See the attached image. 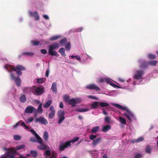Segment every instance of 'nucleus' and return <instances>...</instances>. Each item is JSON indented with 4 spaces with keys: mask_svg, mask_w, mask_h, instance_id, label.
<instances>
[{
    "mask_svg": "<svg viewBox=\"0 0 158 158\" xmlns=\"http://www.w3.org/2000/svg\"><path fill=\"white\" fill-rule=\"evenodd\" d=\"M4 67L10 73L11 79L15 81L17 85L19 87L21 81L19 76L22 75V72L16 70V68L15 66L6 64L4 65Z\"/></svg>",
    "mask_w": 158,
    "mask_h": 158,
    "instance_id": "obj_1",
    "label": "nucleus"
},
{
    "mask_svg": "<svg viewBox=\"0 0 158 158\" xmlns=\"http://www.w3.org/2000/svg\"><path fill=\"white\" fill-rule=\"evenodd\" d=\"M112 105L120 110H125L126 112L124 113L123 115L126 116L129 120L131 121V118L134 117L133 114L126 107H124L118 104H114Z\"/></svg>",
    "mask_w": 158,
    "mask_h": 158,
    "instance_id": "obj_2",
    "label": "nucleus"
},
{
    "mask_svg": "<svg viewBox=\"0 0 158 158\" xmlns=\"http://www.w3.org/2000/svg\"><path fill=\"white\" fill-rule=\"evenodd\" d=\"M44 90V88L42 86L38 87L32 90V93L35 95L40 96L43 94Z\"/></svg>",
    "mask_w": 158,
    "mask_h": 158,
    "instance_id": "obj_3",
    "label": "nucleus"
},
{
    "mask_svg": "<svg viewBox=\"0 0 158 158\" xmlns=\"http://www.w3.org/2000/svg\"><path fill=\"white\" fill-rule=\"evenodd\" d=\"M144 73V71L142 70H137L134 74L133 78L136 80H140L142 78Z\"/></svg>",
    "mask_w": 158,
    "mask_h": 158,
    "instance_id": "obj_4",
    "label": "nucleus"
},
{
    "mask_svg": "<svg viewBox=\"0 0 158 158\" xmlns=\"http://www.w3.org/2000/svg\"><path fill=\"white\" fill-rule=\"evenodd\" d=\"M85 88L86 89L89 90H94L96 91L100 90V88L94 84L88 85L85 86Z\"/></svg>",
    "mask_w": 158,
    "mask_h": 158,
    "instance_id": "obj_5",
    "label": "nucleus"
},
{
    "mask_svg": "<svg viewBox=\"0 0 158 158\" xmlns=\"http://www.w3.org/2000/svg\"><path fill=\"white\" fill-rule=\"evenodd\" d=\"M71 141H67L64 144H60L59 147V149L60 151H62L64 150V149L70 146Z\"/></svg>",
    "mask_w": 158,
    "mask_h": 158,
    "instance_id": "obj_6",
    "label": "nucleus"
},
{
    "mask_svg": "<svg viewBox=\"0 0 158 158\" xmlns=\"http://www.w3.org/2000/svg\"><path fill=\"white\" fill-rule=\"evenodd\" d=\"M36 112L35 108L31 106H27L25 110V112L26 113H32L33 112Z\"/></svg>",
    "mask_w": 158,
    "mask_h": 158,
    "instance_id": "obj_7",
    "label": "nucleus"
},
{
    "mask_svg": "<svg viewBox=\"0 0 158 158\" xmlns=\"http://www.w3.org/2000/svg\"><path fill=\"white\" fill-rule=\"evenodd\" d=\"M35 121L36 123L39 122L41 124L45 125L47 124L48 123L47 120L45 118L42 117L36 118Z\"/></svg>",
    "mask_w": 158,
    "mask_h": 158,
    "instance_id": "obj_8",
    "label": "nucleus"
},
{
    "mask_svg": "<svg viewBox=\"0 0 158 158\" xmlns=\"http://www.w3.org/2000/svg\"><path fill=\"white\" fill-rule=\"evenodd\" d=\"M30 131L35 135L36 138L38 140V143L40 144H42L43 140L37 134L36 132L33 129H30Z\"/></svg>",
    "mask_w": 158,
    "mask_h": 158,
    "instance_id": "obj_9",
    "label": "nucleus"
},
{
    "mask_svg": "<svg viewBox=\"0 0 158 158\" xmlns=\"http://www.w3.org/2000/svg\"><path fill=\"white\" fill-rule=\"evenodd\" d=\"M49 110L51 112L49 114L48 118L50 119H51L54 117L55 114V111L54 109V106H50Z\"/></svg>",
    "mask_w": 158,
    "mask_h": 158,
    "instance_id": "obj_10",
    "label": "nucleus"
},
{
    "mask_svg": "<svg viewBox=\"0 0 158 158\" xmlns=\"http://www.w3.org/2000/svg\"><path fill=\"white\" fill-rule=\"evenodd\" d=\"M29 14L32 17H34L35 21H38L40 19V16L36 11L34 12H32L30 11L29 12Z\"/></svg>",
    "mask_w": 158,
    "mask_h": 158,
    "instance_id": "obj_11",
    "label": "nucleus"
},
{
    "mask_svg": "<svg viewBox=\"0 0 158 158\" xmlns=\"http://www.w3.org/2000/svg\"><path fill=\"white\" fill-rule=\"evenodd\" d=\"M15 152L10 150L8 152L6 153L8 157L10 158H15Z\"/></svg>",
    "mask_w": 158,
    "mask_h": 158,
    "instance_id": "obj_12",
    "label": "nucleus"
},
{
    "mask_svg": "<svg viewBox=\"0 0 158 158\" xmlns=\"http://www.w3.org/2000/svg\"><path fill=\"white\" fill-rule=\"evenodd\" d=\"M59 47V44L56 42H55L49 46V49L54 50L58 48Z\"/></svg>",
    "mask_w": 158,
    "mask_h": 158,
    "instance_id": "obj_13",
    "label": "nucleus"
},
{
    "mask_svg": "<svg viewBox=\"0 0 158 158\" xmlns=\"http://www.w3.org/2000/svg\"><path fill=\"white\" fill-rule=\"evenodd\" d=\"M148 61H143L141 62L140 67L142 69H145L148 67Z\"/></svg>",
    "mask_w": 158,
    "mask_h": 158,
    "instance_id": "obj_14",
    "label": "nucleus"
},
{
    "mask_svg": "<svg viewBox=\"0 0 158 158\" xmlns=\"http://www.w3.org/2000/svg\"><path fill=\"white\" fill-rule=\"evenodd\" d=\"M102 139L101 137H99L95 139L94 140L92 143V145L94 146H96L100 142Z\"/></svg>",
    "mask_w": 158,
    "mask_h": 158,
    "instance_id": "obj_15",
    "label": "nucleus"
},
{
    "mask_svg": "<svg viewBox=\"0 0 158 158\" xmlns=\"http://www.w3.org/2000/svg\"><path fill=\"white\" fill-rule=\"evenodd\" d=\"M51 89L53 92L56 93L57 92V83L56 82H53L52 85Z\"/></svg>",
    "mask_w": 158,
    "mask_h": 158,
    "instance_id": "obj_16",
    "label": "nucleus"
},
{
    "mask_svg": "<svg viewBox=\"0 0 158 158\" xmlns=\"http://www.w3.org/2000/svg\"><path fill=\"white\" fill-rule=\"evenodd\" d=\"M99 105V102L96 101L94 102L91 105V107L92 109H97Z\"/></svg>",
    "mask_w": 158,
    "mask_h": 158,
    "instance_id": "obj_17",
    "label": "nucleus"
},
{
    "mask_svg": "<svg viewBox=\"0 0 158 158\" xmlns=\"http://www.w3.org/2000/svg\"><path fill=\"white\" fill-rule=\"evenodd\" d=\"M66 113V112L63 110H60L58 111L57 114L58 117H64V115Z\"/></svg>",
    "mask_w": 158,
    "mask_h": 158,
    "instance_id": "obj_18",
    "label": "nucleus"
},
{
    "mask_svg": "<svg viewBox=\"0 0 158 158\" xmlns=\"http://www.w3.org/2000/svg\"><path fill=\"white\" fill-rule=\"evenodd\" d=\"M68 103L69 104L71 105L72 107H74L76 105L75 101L74 98L70 99V100L68 101Z\"/></svg>",
    "mask_w": 158,
    "mask_h": 158,
    "instance_id": "obj_19",
    "label": "nucleus"
},
{
    "mask_svg": "<svg viewBox=\"0 0 158 158\" xmlns=\"http://www.w3.org/2000/svg\"><path fill=\"white\" fill-rule=\"evenodd\" d=\"M16 70L21 72V71H24L26 70V68L23 66L20 65H17L15 67Z\"/></svg>",
    "mask_w": 158,
    "mask_h": 158,
    "instance_id": "obj_20",
    "label": "nucleus"
},
{
    "mask_svg": "<svg viewBox=\"0 0 158 158\" xmlns=\"http://www.w3.org/2000/svg\"><path fill=\"white\" fill-rule=\"evenodd\" d=\"M34 55V54L32 52H23L21 55L19 56V58H20L22 56H32Z\"/></svg>",
    "mask_w": 158,
    "mask_h": 158,
    "instance_id": "obj_21",
    "label": "nucleus"
},
{
    "mask_svg": "<svg viewBox=\"0 0 158 158\" xmlns=\"http://www.w3.org/2000/svg\"><path fill=\"white\" fill-rule=\"evenodd\" d=\"M111 128L110 125H108L103 127L102 131L104 132H106Z\"/></svg>",
    "mask_w": 158,
    "mask_h": 158,
    "instance_id": "obj_22",
    "label": "nucleus"
},
{
    "mask_svg": "<svg viewBox=\"0 0 158 158\" xmlns=\"http://www.w3.org/2000/svg\"><path fill=\"white\" fill-rule=\"evenodd\" d=\"M158 61L157 60H151L148 61V64L149 65L155 66H156L158 63Z\"/></svg>",
    "mask_w": 158,
    "mask_h": 158,
    "instance_id": "obj_23",
    "label": "nucleus"
},
{
    "mask_svg": "<svg viewBox=\"0 0 158 158\" xmlns=\"http://www.w3.org/2000/svg\"><path fill=\"white\" fill-rule=\"evenodd\" d=\"M52 102V100H49L43 105L44 107V108H47L49 107L51 104Z\"/></svg>",
    "mask_w": 158,
    "mask_h": 158,
    "instance_id": "obj_24",
    "label": "nucleus"
},
{
    "mask_svg": "<svg viewBox=\"0 0 158 158\" xmlns=\"http://www.w3.org/2000/svg\"><path fill=\"white\" fill-rule=\"evenodd\" d=\"M48 53L51 56H59V55L57 54V52L55 51H53V50L49 49Z\"/></svg>",
    "mask_w": 158,
    "mask_h": 158,
    "instance_id": "obj_25",
    "label": "nucleus"
},
{
    "mask_svg": "<svg viewBox=\"0 0 158 158\" xmlns=\"http://www.w3.org/2000/svg\"><path fill=\"white\" fill-rule=\"evenodd\" d=\"M19 100L20 101L23 103H24L26 102L27 98H26V96L24 95H23L21 96L19 98Z\"/></svg>",
    "mask_w": 158,
    "mask_h": 158,
    "instance_id": "obj_26",
    "label": "nucleus"
},
{
    "mask_svg": "<svg viewBox=\"0 0 158 158\" xmlns=\"http://www.w3.org/2000/svg\"><path fill=\"white\" fill-rule=\"evenodd\" d=\"M30 153L31 154L32 157H36L38 155L37 152L35 150H31Z\"/></svg>",
    "mask_w": 158,
    "mask_h": 158,
    "instance_id": "obj_27",
    "label": "nucleus"
},
{
    "mask_svg": "<svg viewBox=\"0 0 158 158\" xmlns=\"http://www.w3.org/2000/svg\"><path fill=\"white\" fill-rule=\"evenodd\" d=\"M48 134L46 131L44 132L43 134V139L45 141L48 140Z\"/></svg>",
    "mask_w": 158,
    "mask_h": 158,
    "instance_id": "obj_28",
    "label": "nucleus"
},
{
    "mask_svg": "<svg viewBox=\"0 0 158 158\" xmlns=\"http://www.w3.org/2000/svg\"><path fill=\"white\" fill-rule=\"evenodd\" d=\"M99 105L102 107L109 106V107H110L111 106L108 103L106 102H99Z\"/></svg>",
    "mask_w": 158,
    "mask_h": 158,
    "instance_id": "obj_29",
    "label": "nucleus"
},
{
    "mask_svg": "<svg viewBox=\"0 0 158 158\" xmlns=\"http://www.w3.org/2000/svg\"><path fill=\"white\" fill-rule=\"evenodd\" d=\"M59 52L63 56H66V54L65 53V49L63 48H60L59 51Z\"/></svg>",
    "mask_w": 158,
    "mask_h": 158,
    "instance_id": "obj_30",
    "label": "nucleus"
},
{
    "mask_svg": "<svg viewBox=\"0 0 158 158\" xmlns=\"http://www.w3.org/2000/svg\"><path fill=\"white\" fill-rule=\"evenodd\" d=\"M76 110L80 112H85L88 111L89 109L88 108L79 109H75Z\"/></svg>",
    "mask_w": 158,
    "mask_h": 158,
    "instance_id": "obj_31",
    "label": "nucleus"
},
{
    "mask_svg": "<svg viewBox=\"0 0 158 158\" xmlns=\"http://www.w3.org/2000/svg\"><path fill=\"white\" fill-rule=\"evenodd\" d=\"M99 127L98 126L93 127L91 130L92 133H94L97 132L99 129Z\"/></svg>",
    "mask_w": 158,
    "mask_h": 158,
    "instance_id": "obj_32",
    "label": "nucleus"
},
{
    "mask_svg": "<svg viewBox=\"0 0 158 158\" xmlns=\"http://www.w3.org/2000/svg\"><path fill=\"white\" fill-rule=\"evenodd\" d=\"M42 104L41 103L37 109V111L39 114H41L43 112V110L42 108Z\"/></svg>",
    "mask_w": 158,
    "mask_h": 158,
    "instance_id": "obj_33",
    "label": "nucleus"
},
{
    "mask_svg": "<svg viewBox=\"0 0 158 158\" xmlns=\"http://www.w3.org/2000/svg\"><path fill=\"white\" fill-rule=\"evenodd\" d=\"M67 42V39L66 38H63L60 41V43L61 46H64Z\"/></svg>",
    "mask_w": 158,
    "mask_h": 158,
    "instance_id": "obj_34",
    "label": "nucleus"
},
{
    "mask_svg": "<svg viewBox=\"0 0 158 158\" xmlns=\"http://www.w3.org/2000/svg\"><path fill=\"white\" fill-rule=\"evenodd\" d=\"M63 99L65 101L68 102V101L70 99L69 96L67 94H65L64 96Z\"/></svg>",
    "mask_w": 158,
    "mask_h": 158,
    "instance_id": "obj_35",
    "label": "nucleus"
},
{
    "mask_svg": "<svg viewBox=\"0 0 158 158\" xmlns=\"http://www.w3.org/2000/svg\"><path fill=\"white\" fill-rule=\"evenodd\" d=\"M31 88L29 87H24L23 89V92L25 93H28L31 91Z\"/></svg>",
    "mask_w": 158,
    "mask_h": 158,
    "instance_id": "obj_36",
    "label": "nucleus"
},
{
    "mask_svg": "<svg viewBox=\"0 0 158 158\" xmlns=\"http://www.w3.org/2000/svg\"><path fill=\"white\" fill-rule=\"evenodd\" d=\"M119 121L120 123L123 124H125L126 123V120L122 117L119 118Z\"/></svg>",
    "mask_w": 158,
    "mask_h": 158,
    "instance_id": "obj_37",
    "label": "nucleus"
},
{
    "mask_svg": "<svg viewBox=\"0 0 158 158\" xmlns=\"http://www.w3.org/2000/svg\"><path fill=\"white\" fill-rule=\"evenodd\" d=\"M40 42L39 41H32L31 42V44L33 46H37L40 44Z\"/></svg>",
    "mask_w": 158,
    "mask_h": 158,
    "instance_id": "obj_38",
    "label": "nucleus"
},
{
    "mask_svg": "<svg viewBox=\"0 0 158 158\" xmlns=\"http://www.w3.org/2000/svg\"><path fill=\"white\" fill-rule=\"evenodd\" d=\"M152 148L150 146H147L146 148V152L148 153H150L151 152Z\"/></svg>",
    "mask_w": 158,
    "mask_h": 158,
    "instance_id": "obj_39",
    "label": "nucleus"
},
{
    "mask_svg": "<svg viewBox=\"0 0 158 158\" xmlns=\"http://www.w3.org/2000/svg\"><path fill=\"white\" fill-rule=\"evenodd\" d=\"M148 57L149 59H154L156 58V55L151 53L148 54Z\"/></svg>",
    "mask_w": 158,
    "mask_h": 158,
    "instance_id": "obj_40",
    "label": "nucleus"
},
{
    "mask_svg": "<svg viewBox=\"0 0 158 158\" xmlns=\"http://www.w3.org/2000/svg\"><path fill=\"white\" fill-rule=\"evenodd\" d=\"M41 144V145L39 147V149L42 150H45L47 149V147L46 145L43 144V143L42 144Z\"/></svg>",
    "mask_w": 158,
    "mask_h": 158,
    "instance_id": "obj_41",
    "label": "nucleus"
},
{
    "mask_svg": "<svg viewBox=\"0 0 158 158\" xmlns=\"http://www.w3.org/2000/svg\"><path fill=\"white\" fill-rule=\"evenodd\" d=\"M59 118V120L58 122V123L59 124H61L63 121L65 119V117H58Z\"/></svg>",
    "mask_w": 158,
    "mask_h": 158,
    "instance_id": "obj_42",
    "label": "nucleus"
},
{
    "mask_svg": "<svg viewBox=\"0 0 158 158\" xmlns=\"http://www.w3.org/2000/svg\"><path fill=\"white\" fill-rule=\"evenodd\" d=\"M60 37V36L59 35L54 36L51 37L50 38V40H55L59 38Z\"/></svg>",
    "mask_w": 158,
    "mask_h": 158,
    "instance_id": "obj_43",
    "label": "nucleus"
},
{
    "mask_svg": "<svg viewBox=\"0 0 158 158\" xmlns=\"http://www.w3.org/2000/svg\"><path fill=\"white\" fill-rule=\"evenodd\" d=\"M14 139L16 140H19L21 139V137L19 135H14Z\"/></svg>",
    "mask_w": 158,
    "mask_h": 158,
    "instance_id": "obj_44",
    "label": "nucleus"
},
{
    "mask_svg": "<svg viewBox=\"0 0 158 158\" xmlns=\"http://www.w3.org/2000/svg\"><path fill=\"white\" fill-rule=\"evenodd\" d=\"M70 48H71L70 43L69 42L67 43V44L65 46L66 49L68 51L70 49Z\"/></svg>",
    "mask_w": 158,
    "mask_h": 158,
    "instance_id": "obj_45",
    "label": "nucleus"
},
{
    "mask_svg": "<svg viewBox=\"0 0 158 158\" xmlns=\"http://www.w3.org/2000/svg\"><path fill=\"white\" fill-rule=\"evenodd\" d=\"M37 82L38 83L41 84L44 82V78H37Z\"/></svg>",
    "mask_w": 158,
    "mask_h": 158,
    "instance_id": "obj_46",
    "label": "nucleus"
},
{
    "mask_svg": "<svg viewBox=\"0 0 158 158\" xmlns=\"http://www.w3.org/2000/svg\"><path fill=\"white\" fill-rule=\"evenodd\" d=\"M25 147V146L24 145L22 144L21 145L17 146L16 148V149L17 150H19L24 148Z\"/></svg>",
    "mask_w": 158,
    "mask_h": 158,
    "instance_id": "obj_47",
    "label": "nucleus"
},
{
    "mask_svg": "<svg viewBox=\"0 0 158 158\" xmlns=\"http://www.w3.org/2000/svg\"><path fill=\"white\" fill-rule=\"evenodd\" d=\"M110 118L109 116L106 117L105 118V121L107 123H110Z\"/></svg>",
    "mask_w": 158,
    "mask_h": 158,
    "instance_id": "obj_48",
    "label": "nucleus"
},
{
    "mask_svg": "<svg viewBox=\"0 0 158 158\" xmlns=\"http://www.w3.org/2000/svg\"><path fill=\"white\" fill-rule=\"evenodd\" d=\"M45 155L48 156H50L51 155V152L49 150H47L45 151Z\"/></svg>",
    "mask_w": 158,
    "mask_h": 158,
    "instance_id": "obj_49",
    "label": "nucleus"
},
{
    "mask_svg": "<svg viewBox=\"0 0 158 158\" xmlns=\"http://www.w3.org/2000/svg\"><path fill=\"white\" fill-rule=\"evenodd\" d=\"M142 156V154L140 153H138L135 155L134 158H140Z\"/></svg>",
    "mask_w": 158,
    "mask_h": 158,
    "instance_id": "obj_50",
    "label": "nucleus"
},
{
    "mask_svg": "<svg viewBox=\"0 0 158 158\" xmlns=\"http://www.w3.org/2000/svg\"><path fill=\"white\" fill-rule=\"evenodd\" d=\"M97 137V135H90L89 136V138L90 140L94 139Z\"/></svg>",
    "mask_w": 158,
    "mask_h": 158,
    "instance_id": "obj_51",
    "label": "nucleus"
},
{
    "mask_svg": "<svg viewBox=\"0 0 158 158\" xmlns=\"http://www.w3.org/2000/svg\"><path fill=\"white\" fill-rule=\"evenodd\" d=\"M71 57L73 59H74V58H75L77 60H79L81 59V57H80L79 56H78V55L76 56H74L73 55H71Z\"/></svg>",
    "mask_w": 158,
    "mask_h": 158,
    "instance_id": "obj_52",
    "label": "nucleus"
},
{
    "mask_svg": "<svg viewBox=\"0 0 158 158\" xmlns=\"http://www.w3.org/2000/svg\"><path fill=\"white\" fill-rule=\"evenodd\" d=\"M87 97L89 98L93 99L95 100L98 99V98L97 97L93 95H89L87 96Z\"/></svg>",
    "mask_w": 158,
    "mask_h": 158,
    "instance_id": "obj_53",
    "label": "nucleus"
},
{
    "mask_svg": "<svg viewBox=\"0 0 158 158\" xmlns=\"http://www.w3.org/2000/svg\"><path fill=\"white\" fill-rule=\"evenodd\" d=\"M75 101V103L76 104L77 103H80L81 102V100L79 98H74Z\"/></svg>",
    "mask_w": 158,
    "mask_h": 158,
    "instance_id": "obj_54",
    "label": "nucleus"
},
{
    "mask_svg": "<svg viewBox=\"0 0 158 158\" xmlns=\"http://www.w3.org/2000/svg\"><path fill=\"white\" fill-rule=\"evenodd\" d=\"M79 139V138L78 137H76L73 138L72 140L70 141L71 142H74L78 140Z\"/></svg>",
    "mask_w": 158,
    "mask_h": 158,
    "instance_id": "obj_55",
    "label": "nucleus"
},
{
    "mask_svg": "<svg viewBox=\"0 0 158 158\" xmlns=\"http://www.w3.org/2000/svg\"><path fill=\"white\" fill-rule=\"evenodd\" d=\"M30 141L33 142H38V140H37L34 138L31 137L30 139Z\"/></svg>",
    "mask_w": 158,
    "mask_h": 158,
    "instance_id": "obj_56",
    "label": "nucleus"
},
{
    "mask_svg": "<svg viewBox=\"0 0 158 158\" xmlns=\"http://www.w3.org/2000/svg\"><path fill=\"white\" fill-rule=\"evenodd\" d=\"M34 120V118L32 117L30 118L27 119V122L29 123L32 122Z\"/></svg>",
    "mask_w": 158,
    "mask_h": 158,
    "instance_id": "obj_57",
    "label": "nucleus"
},
{
    "mask_svg": "<svg viewBox=\"0 0 158 158\" xmlns=\"http://www.w3.org/2000/svg\"><path fill=\"white\" fill-rule=\"evenodd\" d=\"M143 138L142 137H140L138 138L136 140V142H139L143 141Z\"/></svg>",
    "mask_w": 158,
    "mask_h": 158,
    "instance_id": "obj_58",
    "label": "nucleus"
},
{
    "mask_svg": "<svg viewBox=\"0 0 158 158\" xmlns=\"http://www.w3.org/2000/svg\"><path fill=\"white\" fill-rule=\"evenodd\" d=\"M106 78H99L98 79L99 82L100 83H103L105 82V80Z\"/></svg>",
    "mask_w": 158,
    "mask_h": 158,
    "instance_id": "obj_59",
    "label": "nucleus"
},
{
    "mask_svg": "<svg viewBox=\"0 0 158 158\" xmlns=\"http://www.w3.org/2000/svg\"><path fill=\"white\" fill-rule=\"evenodd\" d=\"M40 51L42 53L44 54H45L47 53V51L45 49H41Z\"/></svg>",
    "mask_w": 158,
    "mask_h": 158,
    "instance_id": "obj_60",
    "label": "nucleus"
},
{
    "mask_svg": "<svg viewBox=\"0 0 158 158\" xmlns=\"http://www.w3.org/2000/svg\"><path fill=\"white\" fill-rule=\"evenodd\" d=\"M20 122V121L18 122L15 125H14L13 126V128H15L18 126L19 125Z\"/></svg>",
    "mask_w": 158,
    "mask_h": 158,
    "instance_id": "obj_61",
    "label": "nucleus"
},
{
    "mask_svg": "<svg viewBox=\"0 0 158 158\" xmlns=\"http://www.w3.org/2000/svg\"><path fill=\"white\" fill-rule=\"evenodd\" d=\"M105 82H106L107 83L109 84H110V83H111L110 80L107 78H105Z\"/></svg>",
    "mask_w": 158,
    "mask_h": 158,
    "instance_id": "obj_62",
    "label": "nucleus"
},
{
    "mask_svg": "<svg viewBox=\"0 0 158 158\" xmlns=\"http://www.w3.org/2000/svg\"><path fill=\"white\" fill-rule=\"evenodd\" d=\"M59 107L61 108L62 109L64 107V104L62 103V102H61L60 103V104L59 105Z\"/></svg>",
    "mask_w": 158,
    "mask_h": 158,
    "instance_id": "obj_63",
    "label": "nucleus"
},
{
    "mask_svg": "<svg viewBox=\"0 0 158 158\" xmlns=\"http://www.w3.org/2000/svg\"><path fill=\"white\" fill-rule=\"evenodd\" d=\"M49 75V70L48 69L47 70L46 72L45 76L48 77Z\"/></svg>",
    "mask_w": 158,
    "mask_h": 158,
    "instance_id": "obj_64",
    "label": "nucleus"
}]
</instances>
